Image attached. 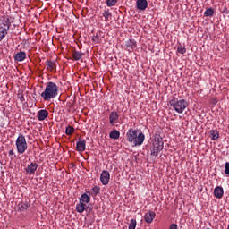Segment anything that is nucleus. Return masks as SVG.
I'll list each match as a JSON object with an SVG mask.
<instances>
[{"instance_id":"nucleus-35","label":"nucleus","mask_w":229,"mask_h":229,"mask_svg":"<svg viewBox=\"0 0 229 229\" xmlns=\"http://www.w3.org/2000/svg\"><path fill=\"white\" fill-rule=\"evenodd\" d=\"M9 155H10V156L13 155V150H10V151H9Z\"/></svg>"},{"instance_id":"nucleus-17","label":"nucleus","mask_w":229,"mask_h":229,"mask_svg":"<svg viewBox=\"0 0 229 229\" xmlns=\"http://www.w3.org/2000/svg\"><path fill=\"white\" fill-rule=\"evenodd\" d=\"M47 71H55L56 70V64L55 63V61H47Z\"/></svg>"},{"instance_id":"nucleus-31","label":"nucleus","mask_w":229,"mask_h":229,"mask_svg":"<svg viewBox=\"0 0 229 229\" xmlns=\"http://www.w3.org/2000/svg\"><path fill=\"white\" fill-rule=\"evenodd\" d=\"M177 53H180L181 55H185V53H187V49L185 47H178Z\"/></svg>"},{"instance_id":"nucleus-24","label":"nucleus","mask_w":229,"mask_h":229,"mask_svg":"<svg viewBox=\"0 0 229 229\" xmlns=\"http://www.w3.org/2000/svg\"><path fill=\"white\" fill-rule=\"evenodd\" d=\"M8 35V30L0 27V42Z\"/></svg>"},{"instance_id":"nucleus-36","label":"nucleus","mask_w":229,"mask_h":229,"mask_svg":"<svg viewBox=\"0 0 229 229\" xmlns=\"http://www.w3.org/2000/svg\"><path fill=\"white\" fill-rule=\"evenodd\" d=\"M228 229H229V224H228Z\"/></svg>"},{"instance_id":"nucleus-32","label":"nucleus","mask_w":229,"mask_h":229,"mask_svg":"<svg viewBox=\"0 0 229 229\" xmlns=\"http://www.w3.org/2000/svg\"><path fill=\"white\" fill-rule=\"evenodd\" d=\"M18 99H20L21 103H24V95L22 93L19 92Z\"/></svg>"},{"instance_id":"nucleus-22","label":"nucleus","mask_w":229,"mask_h":229,"mask_svg":"<svg viewBox=\"0 0 229 229\" xmlns=\"http://www.w3.org/2000/svg\"><path fill=\"white\" fill-rule=\"evenodd\" d=\"M210 137H211V140H217V139H219V131L216 130H211Z\"/></svg>"},{"instance_id":"nucleus-1","label":"nucleus","mask_w":229,"mask_h":229,"mask_svg":"<svg viewBox=\"0 0 229 229\" xmlns=\"http://www.w3.org/2000/svg\"><path fill=\"white\" fill-rule=\"evenodd\" d=\"M44 101H51L58 96V86L53 81L46 83L44 91L40 94Z\"/></svg>"},{"instance_id":"nucleus-19","label":"nucleus","mask_w":229,"mask_h":229,"mask_svg":"<svg viewBox=\"0 0 229 229\" xmlns=\"http://www.w3.org/2000/svg\"><path fill=\"white\" fill-rule=\"evenodd\" d=\"M87 207V205L83 204V202H81L79 204L76 205V210L79 214H83V212H85V208Z\"/></svg>"},{"instance_id":"nucleus-29","label":"nucleus","mask_w":229,"mask_h":229,"mask_svg":"<svg viewBox=\"0 0 229 229\" xmlns=\"http://www.w3.org/2000/svg\"><path fill=\"white\" fill-rule=\"evenodd\" d=\"M106 5L110 8L117 4V0H106Z\"/></svg>"},{"instance_id":"nucleus-28","label":"nucleus","mask_w":229,"mask_h":229,"mask_svg":"<svg viewBox=\"0 0 229 229\" xmlns=\"http://www.w3.org/2000/svg\"><path fill=\"white\" fill-rule=\"evenodd\" d=\"M99 191H101V188L99 186H94L91 190V193L94 196H98V194H99Z\"/></svg>"},{"instance_id":"nucleus-14","label":"nucleus","mask_w":229,"mask_h":229,"mask_svg":"<svg viewBox=\"0 0 229 229\" xmlns=\"http://www.w3.org/2000/svg\"><path fill=\"white\" fill-rule=\"evenodd\" d=\"M157 214H155V211H149L145 214L144 219L146 223H153V219H155Z\"/></svg>"},{"instance_id":"nucleus-34","label":"nucleus","mask_w":229,"mask_h":229,"mask_svg":"<svg viewBox=\"0 0 229 229\" xmlns=\"http://www.w3.org/2000/svg\"><path fill=\"white\" fill-rule=\"evenodd\" d=\"M169 229H178V225L176 224H172L169 227Z\"/></svg>"},{"instance_id":"nucleus-11","label":"nucleus","mask_w":229,"mask_h":229,"mask_svg":"<svg viewBox=\"0 0 229 229\" xmlns=\"http://www.w3.org/2000/svg\"><path fill=\"white\" fill-rule=\"evenodd\" d=\"M136 7L138 10H141V12H144V10L148 8V0H137Z\"/></svg>"},{"instance_id":"nucleus-26","label":"nucleus","mask_w":229,"mask_h":229,"mask_svg":"<svg viewBox=\"0 0 229 229\" xmlns=\"http://www.w3.org/2000/svg\"><path fill=\"white\" fill-rule=\"evenodd\" d=\"M103 17L105 18V21H108L110 20V17H112V13L110 11H105L103 13Z\"/></svg>"},{"instance_id":"nucleus-12","label":"nucleus","mask_w":229,"mask_h":229,"mask_svg":"<svg viewBox=\"0 0 229 229\" xmlns=\"http://www.w3.org/2000/svg\"><path fill=\"white\" fill-rule=\"evenodd\" d=\"M224 194H225V191L223 190V187L216 186L214 189V196H215V198H217V199H221V198H223Z\"/></svg>"},{"instance_id":"nucleus-2","label":"nucleus","mask_w":229,"mask_h":229,"mask_svg":"<svg viewBox=\"0 0 229 229\" xmlns=\"http://www.w3.org/2000/svg\"><path fill=\"white\" fill-rule=\"evenodd\" d=\"M126 137L127 140L135 147L142 146L144 140H146V136L144 133L140 132L139 130L130 129L126 133Z\"/></svg>"},{"instance_id":"nucleus-15","label":"nucleus","mask_w":229,"mask_h":229,"mask_svg":"<svg viewBox=\"0 0 229 229\" xmlns=\"http://www.w3.org/2000/svg\"><path fill=\"white\" fill-rule=\"evenodd\" d=\"M15 62H24L26 60V52L20 51L14 55Z\"/></svg>"},{"instance_id":"nucleus-7","label":"nucleus","mask_w":229,"mask_h":229,"mask_svg":"<svg viewBox=\"0 0 229 229\" xmlns=\"http://www.w3.org/2000/svg\"><path fill=\"white\" fill-rule=\"evenodd\" d=\"M100 182L102 185H108L110 182V173L106 170H103L100 174Z\"/></svg>"},{"instance_id":"nucleus-4","label":"nucleus","mask_w":229,"mask_h":229,"mask_svg":"<svg viewBox=\"0 0 229 229\" xmlns=\"http://www.w3.org/2000/svg\"><path fill=\"white\" fill-rule=\"evenodd\" d=\"M15 145L19 155H23V153H26V150L28 149V142L26 141V136L19 134L18 138L16 139Z\"/></svg>"},{"instance_id":"nucleus-5","label":"nucleus","mask_w":229,"mask_h":229,"mask_svg":"<svg viewBox=\"0 0 229 229\" xmlns=\"http://www.w3.org/2000/svg\"><path fill=\"white\" fill-rule=\"evenodd\" d=\"M162 149H164V141L158 137L155 138L150 148L151 157H158Z\"/></svg>"},{"instance_id":"nucleus-16","label":"nucleus","mask_w":229,"mask_h":229,"mask_svg":"<svg viewBox=\"0 0 229 229\" xmlns=\"http://www.w3.org/2000/svg\"><path fill=\"white\" fill-rule=\"evenodd\" d=\"M126 47H127L128 50L130 51V50L135 49V47H137V43L133 39H129L126 42Z\"/></svg>"},{"instance_id":"nucleus-33","label":"nucleus","mask_w":229,"mask_h":229,"mask_svg":"<svg viewBox=\"0 0 229 229\" xmlns=\"http://www.w3.org/2000/svg\"><path fill=\"white\" fill-rule=\"evenodd\" d=\"M225 174H228V176H229V162L225 163Z\"/></svg>"},{"instance_id":"nucleus-3","label":"nucleus","mask_w":229,"mask_h":229,"mask_svg":"<svg viewBox=\"0 0 229 229\" xmlns=\"http://www.w3.org/2000/svg\"><path fill=\"white\" fill-rule=\"evenodd\" d=\"M170 106H172V108H174L177 114H183L187 106H189V102H187L185 99L178 100L177 98H174L170 100Z\"/></svg>"},{"instance_id":"nucleus-6","label":"nucleus","mask_w":229,"mask_h":229,"mask_svg":"<svg viewBox=\"0 0 229 229\" xmlns=\"http://www.w3.org/2000/svg\"><path fill=\"white\" fill-rule=\"evenodd\" d=\"M12 26V21H10V16L4 15L0 17V28H3L5 30H9Z\"/></svg>"},{"instance_id":"nucleus-9","label":"nucleus","mask_w":229,"mask_h":229,"mask_svg":"<svg viewBox=\"0 0 229 229\" xmlns=\"http://www.w3.org/2000/svg\"><path fill=\"white\" fill-rule=\"evenodd\" d=\"M117 121H119V114L115 111L111 112L109 114V123L111 126L117 124Z\"/></svg>"},{"instance_id":"nucleus-30","label":"nucleus","mask_w":229,"mask_h":229,"mask_svg":"<svg viewBox=\"0 0 229 229\" xmlns=\"http://www.w3.org/2000/svg\"><path fill=\"white\" fill-rule=\"evenodd\" d=\"M65 133L66 135H72L74 133V128L71 126L66 127Z\"/></svg>"},{"instance_id":"nucleus-13","label":"nucleus","mask_w":229,"mask_h":229,"mask_svg":"<svg viewBox=\"0 0 229 229\" xmlns=\"http://www.w3.org/2000/svg\"><path fill=\"white\" fill-rule=\"evenodd\" d=\"M87 142L85 140H79V141L76 144V148L79 153H82V151H85L86 149Z\"/></svg>"},{"instance_id":"nucleus-27","label":"nucleus","mask_w":229,"mask_h":229,"mask_svg":"<svg viewBox=\"0 0 229 229\" xmlns=\"http://www.w3.org/2000/svg\"><path fill=\"white\" fill-rule=\"evenodd\" d=\"M137 228V220L131 219L129 223V227L128 229H135Z\"/></svg>"},{"instance_id":"nucleus-23","label":"nucleus","mask_w":229,"mask_h":229,"mask_svg":"<svg viewBox=\"0 0 229 229\" xmlns=\"http://www.w3.org/2000/svg\"><path fill=\"white\" fill-rule=\"evenodd\" d=\"M81 56H83V54L81 52L74 51L72 53V58L75 61L81 60Z\"/></svg>"},{"instance_id":"nucleus-8","label":"nucleus","mask_w":229,"mask_h":229,"mask_svg":"<svg viewBox=\"0 0 229 229\" xmlns=\"http://www.w3.org/2000/svg\"><path fill=\"white\" fill-rule=\"evenodd\" d=\"M37 117L38 121H45V119H47V117H49V112L46 109H41L38 111Z\"/></svg>"},{"instance_id":"nucleus-21","label":"nucleus","mask_w":229,"mask_h":229,"mask_svg":"<svg viewBox=\"0 0 229 229\" xmlns=\"http://www.w3.org/2000/svg\"><path fill=\"white\" fill-rule=\"evenodd\" d=\"M18 210L20 212H24L25 210H28V203H26V202H20L18 204Z\"/></svg>"},{"instance_id":"nucleus-25","label":"nucleus","mask_w":229,"mask_h":229,"mask_svg":"<svg viewBox=\"0 0 229 229\" xmlns=\"http://www.w3.org/2000/svg\"><path fill=\"white\" fill-rule=\"evenodd\" d=\"M205 17H212L214 15V9L208 8L204 12Z\"/></svg>"},{"instance_id":"nucleus-10","label":"nucleus","mask_w":229,"mask_h":229,"mask_svg":"<svg viewBox=\"0 0 229 229\" xmlns=\"http://www.w3.org/2000/svg\"><path fill=\"white\" fill-rule=\"evenodd\" d=\"M38 168V165L37 163H30L26 168V173L31 176V174H35V171H37Z\"/></svg>"},{"instance_id":"nucleus-20","label":"nucleus","mask_w":229,"mask_h":229,"mask_svg":"<svg viewBox=\"0 0 229 229\" xmlns=\"http://www.w3.org/2000/svg\"><path fill=\"white\" fill-rule=\"evenodd\" d=\"M81 203H90V196H89L87 193H84L80 198Z\"/></svg>"},{"instance_id":"nucleus-18","label":"nucleus","mask_w":229,"mask_h":229,"mask_svg":"<svg viewBox=\"0 0 229 229\" xmlns=\"http://www.w3.org/2000/svg\"><path fill=\"white\" fill-rule=\"evenodd\" d=\"M109 137H110V139H114V140H117V139H119V137H121V132H119V131H117V130H113L109 133Z\"/></svg>"}]
</instances>
